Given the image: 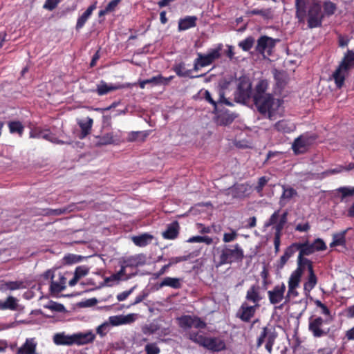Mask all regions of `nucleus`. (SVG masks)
<instances>
[{"label":"nucleus","instance_id":"1","mask_svg":"<svg viewBox=\"0 0 354 354\" xmlns=\"http://www.w3.org/2000/svg\"><path fill=\"white\" fill-rule=\"evenodd\" d=\"M295 8L298 24L306 22L309 29L321 27L324 17L332 16L337 10L336 4L330 0L322 5L320 0H295Z\"/></svg>","mask_w":354,"mask_h":354},{"label":"nucleus","instance_id":"2","mask_svg":"<svg viewBox=\"0 0 354 354\" xmlns=\"http://www.w3.org/2000/svg\"><path fill=\"white\" fill-rule=\"evenodd\" d=\"M187 338L192 342L213 353H218L226 349L225 341L219 337H207L200 331L191 330Z\"/></svg>","mask_w":354,"mask_h":354},{"label":"nucleus","instance_id":"3","mask_svg":"<svg viewBox=\"0 0 354 354\" xmlns=\"http://www.w3.org/2000/svg\"><path fill=\"white\" fill-rule=\"evenodd\" d=\"M253 102L259 113L270 120L274 119V116L281 105V100L275 99L272 94L253 97Z\"/></svg>","mask_w":354,"mask_h":354},{"label":"nucleus","instance_id":"4","mask_svg":"<svg viewBox=\"0 0 354 354\" xmlns=\"http://www.w3.org/2000/svg\"><path fill=\"white\" fill-rule=\"evenodd\" d=\"M279 209L275 211L264 224L266 227L273 226L274 229V246L276 254L279 252L282 231L288 221V215L287 210L284 211L281 215H279Z\"/></svg>","mask_w":354,"mask_h":354},{"label":"nucleus","instance_id":"5","mask_svg":"<svg viewBox=\"0 0 354 354\" xmlns=\"http://www.w3.org/2000/svg\"><path fill=\"white\" fill-rule=\"evenodd\" d=\"M353 67H354V52L348 50L339 65L333 73V77L337 88H341L343 86L346 73Z\"/></svg>","mask_w":354,"mask_h":354},{"label":"nucleus","instance_id":"6","mask_svg":"<svg viewBox=\"0 0 354 354\" xmlns=\"http://www.w3.org/2000/svg\"><path fill=\"white\" fill-rule=\"evenodd\" d=\"M244 258V252L241 247L238 244L225 245L221 250L219 260L221 264L241 262Z\"/></svg>","mask_w":354,"mask_h":354},{"label":"nucleus","instance_id":"7","mask_svg":"<svg viewBox=\"0 0 354 354\" xmlns=\"http://www.w3.org/2000/svg\"><path fill=\"white\" fill-rule=\"evenodd\" d=\"M178 326L185 330L194 327L196 329H205L207 324L197 316L182 315L177 319Z\"/></svg>","mask_w":354,"mask_h":354},{"label":"nucleus","instance_id":"8","mask_svg":"<svg viewBox=\"0 0 354 354\" xmlns=\"http://www.w3.org/2000/svg\"><path fill=\"white\" fill-rule=\"evenodd\" d=\"M217 93L218 97L216 100H215L210 93V92L207 90H205L204 93V99L209 104L213 106L214 112H218V104H225L228 106H234V104L230 102L227 98L225 97V88L223 86H218L217 88Z\"/></svg>","mask_w":354,"mask_h":354},{"label":"nucleus","instance_id":"9","mask_svg":"<svg viewBox=\"0 0 354 354\" xmlns=\"http://www.w3.org/2000/svg\"><path fill=\"white\" fill-rule=\"evenodd\" d=\"M326 322L321 317H310L308 321V330L314 337L319 338L326 336L329 333V329L323 328V324Z\"/></svg>","mask_w":354,"mask_h":354},{"label":"nucleus","instance_id":"10","mask_svg":"<svg viewBox=\"0 0 354 354\" xmlns=\"http://www.w3.org/2000/svg\"><path fill=\"white\" fill-rule=\"evenodd\" d=\"M223 44H219L216 48L209 50L207 54L198 53L196 59L199 62L202 66H207L212 64L216 59L221 57V51Z\"/></svg>","mask_w":354,"mask_h":354},{"label":"nucleus","instance_id":"11","mask_svg":"<svg viewBox=\"0 0 354 354\" xmlns=\"http://www.w3.org/2000/svg\"><path fill=\"white\" fill-rule=\"evenodd\" d=\"M252 97V84L249 80L241 79L236 92L235 97L239 102H245Z\"/></svg>","mask_w":354,"mask_h":354},{"label":"nucleus","instance_id":"12","mask_svg":"<svg viewBox=\"0 0 354 354\" xmlns=\"http://www.w3.org/2000/svg\"><path fill=\"white\" fill-rule=\"evenodd\" d=\"M259 307L260 305L249 306L248 304L245 301L241 304L237 312L236 317L244 322H249L254 316L257 310Z\"/></svg>","mask_w":354,"mask_h":354},{"label":"nucleus","instance_id":"13","mask_svg":"<svg viewBox=\"0 0 354 354\" xmlns=\"http://www.w3.org/2000/svg\"><path fill=\"white\" fill-rule=\"evenodd\" d=\"M276 40L266 35L261 36L258 40L255 50L259 54L263 55L267 50L270 51L275 46Z\"/></svg>","mask_w":354,"mask_h":354},{"label":"nucleus","instance_id":"14","mask_svg":"<svg viewBox=\"0 0 354 354\" xmlns=\"http://www.w3.org/2000/svg\"><path fill=\"white\" fill-rule=\"evenodd\" d=\"M263 297L261 293V288L258 283L252 285L246 292L245 300L253 305H260L259 302Z\"/></svg>","mask_w":354,"mask_h":354},{"label":"nucleus","instance_id":"15","mask_svg":"<svg viewBox=\"0 0 354 354\" xmlns=\"http://www.w3.org/2000/svg\"><path fill=\"white\" fill-rule=\"evenodd\" d=\"M286 286L284 283L277 285L272 290L268 292V296L271 304H277L284 298Z\"/></svg>","mask_w":354,"mask_h":354},{"label":"nucleus","instance_id":"16","mask_svg":"<svg viewBox=\"0 0 354 354\" xmlns=\"http://www.w3.org/2000/svg\"><path fill=\"white\" fill-rule=\"evenodd\" d=\"M238 117V115L229 110L221 111L216 116L215 122L219 126H228Z\"/></svg>","mask_w":354,"mask_h":354},{"label":"nucleus","instance_id":"17","mask_svg":"<svg viewBox=\"0 0 354 354\" xmlns=\"http://www.w3.org/2000/svg\"><path fill=\"white\" fill-rule=\"evenodd\" d=\"M310 138L305 136H300L297 138L292 146V149L295 154H299L301 153H304L308 146L310 144Z\"/></svg>","mask_w":354,"mask_h":354},{"label":"nucleus","instance_id":"18","mask_svg":"<svg viewBox=\"0 0 354 354\" xmlns=\"http://www.w3.org/2000/svg\"><path fill=\"white\" fill-rule=\"evenodd\" d=\"M273 128L275 131L285 134L293 132L296 129V126L290 120L283 119L277 122Z\"/></svg>","mask_w":354,"mask_h":354},{"label":"nucleus","instance_id":"19","mask_svg":"<svg viewBox=\"0 0 354 354\" xmlns=\"http://www.w3.org/2000/svg\"><path fill=\"white\" fill-rule=\"evenodd\" d=\"M95 338V335L91 331L73 334V342L74 344L76 345H84L92 343Z\"/></svg>","mask_w":354,"mask_h":354},{"label":"nucleus","instance_id":"20","mask_svg":"<svg viewBox=\"0 0 354 354\" xmlns=\"http://www.w3.org/2000/svg\"><path fill=\"white\" fill-rule=\"evenodd\" d=\"M299 252V245L298 243H292L288 247H287L284 251L283 254L281 257L279 261V267L280 268H283V266L286 264L288 259L292 257L296 252Z\"/></svg>","mask_w":354,"mask_h":354},{"label":"nucleus","instance_id":"21","mask_svg":"<svg viewBox=\"0 0 354 354\" xmlns=\"http://www.w3.org/2000/svg\"><path fill=\"white\" fill-rule=\"evenodd\" d=\"M173 71L176 73V74L178 77H189V78H198L205 76V74H201L198 75H192V70L186 69L185 64L184 62H180L178 64H175L173 66Z\"/></svg>","mask_w":354,"mask_h":354},{"label":"nucleus","instance_id":"22","mask_svg":"<svg viewBox=\"0 0 354 354\" xmlns=\"http://www.w3.org/2000/svg\"><path fill=\"white\" fill-rule=\"evenodd\" d=\"M198 18L196 16H186L178 21V31H185L196 26Z\"/></svg>","mask_w":354,"mask_h":354},{"label":"nucleus","instance_id":"23","mask_svg":"<svg viewBox=\"0 0 354 354\" xmlns=\"http://www.w3.org/2000/svg\"><path fill=\"white\" fill-rule=\"evenodd\" d=\"M179 230V223L177 221H175L167 225L166 230L162 234V237L165 239L174 240L178 237Z\"/></svg>","mask_w":354,"mask_h":354},{"label":"nucleus","instance_id":"24","mask_svg":"<svg viewBox=\"0 0 354 354\" xmlns=\"http://www.w3.org/2000/svg\"><path fill=\"white\" fill-rule=\"evenodd\" d=\"M96 3H97L95 2L94 3L89 6L86 11L78 17L75 26V29L77 30H79L84 27L87 20L91 16L93 10L96 9Z\"/></svg>","mask_w":354,"mask_h":354},{"label":"nucleus","instance_id":"25","mask_svg":"<svg viewBox=\"0 0 354 354\" xmlns=\"http://www.w3.org/2000/svg\"><path fill=\"white\" fill-rule=\"evenodd\" d=\"M66 278L59 274L57 281L52 279L50 285V290L53 294H58L66 288Z\"/></svg>","mask_w":354,"mask_h":354},{"label":"nucleus","instance_id":"26","mask_svg":"<svg viewBox=\"0 0 354 354\" xmlns=\"http://www.w3.org/2000/svg\"><path fill=\"white\" fill-rule=\"evenodd\" d=\"M37 343L34 339H26L25 343L17 351V354H37Z\"/></svg>","mask_w":354,"mask_h":354},{"label":"nucleus","instance_id":"27","mask_svg":"<svg viewBox=\"0 0 354 354\" xmlns=\"http://www.w3.org/2000/svg\"><path fill=\"white\" fill-rule=\"evenodd\" d=\"M153 239V236L148 234L143 233L138 236H133L131 237L133 243L138 247H145L150 244Z\"/></svg>","mask_w":354,"mask_h":354},{"label":"nucleus","instance_id":"28","mask_svg":"<svg viewBox=\"0 0 354 354\" xmlns=\"http://www.w3.org/2000/svg\"><path fill=\"white\" fill-rule=\"evenodd\" d=\"M53 342L56 345H73V334L66 335L64 333H58L54 335Z\"/></svg>","mask_w":354,"mask_h":354},{"label":"nucleus","instance_id":"29","mask_svg":"<svg viewBox=\"0 0 354 354\" xmlns=\"http://www.w3.org/2000/svg\"><path fill=\"white\" fill-rule=\"evenodd\" d=\"M182 282L183 279L180 278L167 277L160 283L159 287L168 286L174 289H180L183 286Z\"/></svg>","mask_w":354,"mask_h":354},{"label":"nucleus","instance_id":"30","mask_svg":"<svg viewBox=\"0 0 354 354\" xmlns=\"http://www.w3.org/2000/svg\"><path fill=\"white\" fill-rule=\"evenodd\" d=\"M308 277L304 284V292L306 296L309 295L310 291L315 287L317 283V278L315 274L314 270L308 272Z\"/></svg>","mask_w":354,"mask_h":354},{"label":"nucleus","instance_id":"31","mask_svg":"<svg viewBox=\"0 0 354 354\" xmlns=\"http://www.w3.org/2000/svg\"><path fill=\"white\" fill-rule=\"evenodd\" d=\"M270 335L277 336V333L274 328L272 326L263 327L259 337L257 338V346L260 347L265 342V339L267 338V339H268Z\"/></svg>","mask_w":354,"mask_h":354},{"label":"nucleus","instance_id":"32","mask_svg":"<svg viewBox=\"0 0 354 354\" xmlns=\"http://www.w3.org/2000/svg\"><path fill=\"white\" fill-rule=\"evenodd\" d=\"M17 301L18 300L12 296L8 297L5 301L0 299V310H10L13 311L16 310H17L18 307Z\"/></svg>","mask_w":354,"mask_h":354},{"label":"nucleus","instance_id":"33","mask_svg":"<svg viewBox=\"0 0 354 354\" xmlns=\"http://www.w3.org/2000/svg\"><path fill=\"white\" fill-rule=\"evenodd\" d=\"M120 88V86H115L113 84H107L104 81H101L99 84L97 85V88L95 91L98 95L102 96L106 95L109 92L116 91Z\"/></svg>","mask_w":354,"mask_h":354},{"label":"nucleus","instance_id":"34","mask_svg":"<svg viewBox=\"0 0 354 354\" xmlns=\"http://www.w3.org/2000/svg\"><path fill=\"white\" fill-rule=\"evenodd\" d=\"M268 88V82L267 80H260L255 86L253 97H261L268 95L266 91Z\"/></svg>","mask_w":354,"mask_h":354},{"label":"nucleus","instance_id":"35","mask_svg":"<svg viewBox=\"0 0 354 354\" xmlns=\"http://www.w3.org/2000/svg\"><path fill=\"white\" fill-rule=\"evenodd\" d=\"M93 120L91 118H87L86 121H80L78 124L81 129L80 138L83 139L87 136L91 130Z\"/></svg>","mask_w":354,"mask_h":354},{"label":"nucleus","instance_id":"36","mask_svg":"<svg viewBox=\"0 0 354 354\" xmlns=\"http://www.w3.org/2000/svg\"><path fill=\"white\" fill-rule=\"evenodd\" d=\"M299 254L298 256L304 257L309 256L315 252V250L312 244L306 241L304 243H298Z\"/></svg>","mask_w":354,"mask_h":354},{"label":"nucleus","instance_id":"37","mask_svg":"<svg viewBox=\"0 0 354 354\" xmlns=\"http://www.w3.org/2000/svg\"><path fill=\"white\" fill-rule=\"evenodd\" d=\"M350 228H348L345 230H343L339 233L334 234L333 236V241L330 244V247L342 245L344 246L346 245V234L348 230Z\"/></svg>","mask_w":354,"mask_h":354},{"label":"nucleus","instance_id":"38","mask_svg":"<svg viewBox=\"0 0 354 354\" xmlns=\"http://www.w3.org/2000/svg\"><path fill=\"white\" fill-rule=\"evenodd\" d=\"M248 15H260L264 19H271L273 18V12L272 8L266 9H252L248 12Z\"/></svg>","mask_w":354,"mask_h":354},{"label":"nucleus","instance_id":"39","mask_svg":"<svg viewBox=\"0 0 354 354\" xmlns=\"http://www.w3.org/2000/svg\"><path fill=\"white\" fill-rule=\"evenodd\" d=\"M306 267L308 272H310V270H313V262L306 257L298 256L297 268L296 270H300V272L303 274Z\"/></svg>","mask_w":354,"mask_h":354},{"label":"nucleus","instance_id":"40","mask_svg":"<svg viewBox=\"0 0 354 354\" xmlns=\"http://www.w3.org/2000/svg\"><path fill=\"white\" fill-rule=\"evenodd\" d=\"M301 276L302 273L300 272V270H295L291 274L288 281V288H290V292H291L292 289H295L299 286Z\"/></svg>","mask_w":354,"mask_h":354},{"label":"nucleus","instance_id":"41","mask_svg":"<svg viewBox=\"0 0 354 354\" xmlns=\"http://www.w3.org/2000/svg\"><path fill=\"white\" fill-rule=\"evenodd\" d=\"M44 213L42 215L44 216H59L62 214H64L66 213H69L72 211L71 206L69 205L68 207H64L58 209H45L43 210Z\"/></svg>","mask_w":354,"mask_h":354},{"label":"nucleus","instance_id":"42","mask_svg":"<svg viewBox=\"0 0 354 354\" xmlns=\"http://www.w3.org/2000/svg\"><path fill=\"white\" fill-rule=\"evenodd\" d=\"M281 187L283 189V193L280 197L279 203L281 205H283V201L284 200L291 199L292 197L297 195V192L294 188H292L291 187H287L285 185H281Z\"/></svg>","mask_w":354,"mask_h":354},{"label":"nucleus","instance_id":"43","mask_svg":"<svg viewBox=\"0 0 354 354\" xmlns=\"http://www.w3.org/2000/svg\"><path fill=\"white\" fill-rule=\"evenodd\" d=\"M8 125L11 133H17L19 136H22L24 131V127L21 122L10 121L8 122Z\"/></svg>","mask_w":354,"mask_h":354},{"label":"nucleus","instance_id":"44","mask_svg":"<svg viewBox=\"0 0 354 354\" xmlns=\"http://www.w3.org/2000/svg\"><path fill=\"white\" fill-rule=\"evenodd\" d=\"M245 191L246 188L243 185H237L230 189V194H231L234 198H241L244 196Z\"/></svg>","mask_w":354,"mask_h":354},{"label":"nucleus","instance_id":"45","mask_svg":"<svg viewBox=\"0 0 354 354\" xmlns=\"http://www.w3.org/2000/svg\"><path fill=\"white\" fill-rule=\"evenodd\" d=\"M254 44V38L252 36H249L246 37L245 39L241 41L238 46L243 50V51H249L253 46Z\"/></svg>","mask_w":354,"mask_h":354},{"label":"nucleus","instance_id":"46","mask_svg":"<svg viewBox=\"0 0 354 354\" xmlns=\"http://www.w3.org/2000/svg\"><path fill=\"white\" fill-rule=\"evenodd\" d=\"M83 257L80 255L68 254L64 257L63 261L64 264L72 265L81 261Z\"/></svg>","mask_w":354,"mask_h":354},{"label":"nucleus","instance_id":"47","mask_svg":"<svg viewBox=\"0 0 354 354\" xmlns=\"http://www.w3.org/2000/svg\"><path fill=\"white\" fill-rule=\"evenodd\" d=\"M113 133H107L99 138L98 144L100 145H107L113 143Z\"/></svg>","mask_w":354,"mask_h":354},{"label":"nucleus","instance_id":"48","mask_svg":"<svg viewBox=\"0 0 354 354\" xmlns=\"http://www.w3.org/2000/svg\"><path fill=\"white\" fill-rule=\"evenodd\" d=\"M159 329V326L154 324L145 325L142 327L143 334L150 335L156 333Z\"/></svg>","mask_w":354,"mask_h":354},{"label":"nucleus","instance_id":"49","mask_svg":"<svg viewBox=\"0 0 354 354\" xmlns=\"http://www.w3.org/2000/svg\"><path fill=\"white\" fill-rule=\"evenodd\" d=\"M126 274V271L124 270V268L121 266L120 270L111 274L109 277H108L106 281H120L122 279L123 277Z\"/></svg>","mask_w":354,"mask_h":354},{"label":"nucleus","instance_id":"50","mask_svg":"<svg viewBox=\"0 0 354 354\" xmlns=\"http://www.w3.org/2000/svg\"><path fill=\"white\" fill-rule=\"evenodd\" d=\"M145 351L146 354H159L160 352V349L156 343L147 344L145 346Z\"/></svg>","mask_w":354,"mask_h":354},{"label":"nucleus","instance_id":"51","mask_svg":"<svg viewBox=\"0 0 354 354\" xmlns=\"http://www.w3.org/2000/svg\"><path fill=\"white\" fill-rule=\"evenodd\" d=\"M268 182V178L266 176H261V178H259L257 185L255 187L254 189L261 196H262V192L263 187L267 184Z\"/></svg>","mask_w":354,"mask_h":354},{"label":"nucleus","instance_id":"52","mask_svg":"<svg viewBox=\"0 0 354 354\" xmlns=\"http://www.w3.org/2000/svg\"><path fill=\"white\" fill-rule=\"evenodd\" d=\"M314 248L315 252L323 251L326 249V245L324 241L319 238L315 239L313 243H311Z\"/></svg>","mask_w":354,"mask_h":354},{"label":"nucleus","instance_id":"53","mask_svg":"<svg viewBox=\"0 0 354 354\" xmlns=\"http://www.w3.org/2000/svg\"><path fill=\"white\" fill-rule=\"evenodd\" d=\"M89 272L88 268L84 266H77L75 268L74 275L75 277H77L79 279H80L82 277L86 276L88 274Z\"/></svg>","mask_w":354,"mask_h":354},{"label":"nucleus","instance_id":"54","mask_svg":"<svg viewBox=\"0 0 354 354\" xmlns=\"http://www.w3.org/2000/svg\"><path fill=\"white\" fill-rule=\"evenodd\" d=\"M53 311L62 313L66 310L65 307L63 304L57 302L51 301V303L45 306Z\"/></svg>","mask_w":354,"mask_h":354},{"label":"nucleus","instance_id":"55","mask_svg":"<svg viewBox=\"0 0 354 354\" xmlns=\"http://www.w3.org/2000/svg\"><path fill=\"white\" fill-rule=\"evenodd\" d=\"M62 0H46L43 6L44 8L48 10H54Z\"/></svg>","mask_w":354,"mask_h":354},{"label":"nucleus","instance_id":"56","mask_svg":"<svg viewBox=\"0 0 354 354\" xmlns=\"http://www.w3.org/2000/svg\"><path fill=\"white\" fill-rule=\"evenodd\" d=\"M41 137L43 138L45 140H47L53 143L58 144V145H63L64 144V142L59 140L58 138L53 136L50 133H42L41 135Z\"/></svg>","mask_w":354,"mask_h":354},{"label":"nucleus","instance_id":"57","mask_svg":"<svg viewBox=\"0 0 354 354\" xmlns=\"http://www.w3.org/2000/svg\"><path fill=\"white\" fill-rule=\"evenodd\" d=\"M136 286H134L128 290L124 291L117 295V299L119 301H124L136 289Z\"/></svg>","mask_w":354,"mask_h":354},{"label":"nucleus","instance_id":"58","mask_svg":"<svg viewBox=\"0 0 354 354\" xmlns=\"http://www.w3.org/2000/svg\"><path fill=\"white\" fill-rule=\"evenodd\" d=\"M109 324L106 322L102 324L99 326H97L96 329V332L98 335H100L101 337L104 336L109 330Z\"/></svg>","mask_w":354,"mask_h":354},{"label":"nucleus","instance_id":"59","mask_svg":"<svg viewBox=\"0 0 354 354\" xmlns=\"http://www.w3.org/2000/svg\"><path fill=\"white\" fill-rule=\"evenodd\" d=\"M189 256H181L176 257H171L169 260V263H167L170 267L174 264L178 263L182 261H185L188 260Z\"/></svg>","mask_w":354,"mask_h":354},{"label":"nucleus","instance_id":"60","mask_svg":"<svg viewBox=\"0 0 354 354\" xmlns=\"http://www.w3.org/2000/svg\"><path fill=\"white\" fill-rule=\"evenodd\" d=\"M138 263L136 262V260L133 258H129L126 260H124L121 266L124 268V270L126 271V268L129 267H136L137 266Z\"/></svg>","mask_w":354,"mask_h":354},{"label":"nucleus","instance_id":"61","mask_svg":"<svg viewBox=\"0 0 354 354\" xmlns=\"http://www.w3.org/2000/svg\"><path fill=\"white\" fill-rule=\"evenodd\" d=\"M237 238V233L232 231L231 233H225L223 234V241L225 243H230L234 241Z\"/></svg>","mask_w":354,"mask_h":354},{"label":"nucleus","instance_id":"62","mask_svg":"<svg viewBox=\"0 0 354 354\" xmlns=\"http://www.w3.org/2000/svg\"><path fill=\"white\" fill-rule=\"evenodd\" d=\"M315 304L317 307H319L322 309V313L323 315H327V316H329L330 315V311L328 309V308L324 304H323L321 301L315 300Z\"/></svg>","mask_w":354,"mask_h":354},{"label":"nucleus","instance_id":"63","mask_svg":"<svg viewBox=\"0 0 354 354\" xmlns=\"http://www.w3.org/2000/svg\"><path fill=\"white\" fill-rule=\"evenodd\" d=\"M276 338H277V335H270L268 339H267L265 347L269 353H272V346L274 344V341H275Z\"/></svg>","mask_w":354,"mask_h":354},{"label":"nucleus","instance_id":"64","mask_svg":"<svg viewBox=\"0 0 354 354\" xmlns=\"http://www.w3.org/2000/svg\"><path fill=\"white\" fill-rule=\"evenodd\" d=\"M339 192L342 194L343 197H346L349 196H353L354 195V187L349 188V187H340L339 189Z\"/></svg>","mask_w":354,"mask_h":354}]
</instances>
